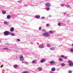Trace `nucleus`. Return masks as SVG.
<instances>
[{
    "instance_id": "obj_36",
    "label": "nucleus",
    "mask_w": 73,
    "mask_h": 73,
    "mask_svg": "<svg viewBox=\"0 0 73 73\" xmlns=\"http://www.w3.org/2000/svg\"><path fill=\"white\" fill-rule=\"evenodd\" d=\"M70 7V6L69 5H67V8H69V7Z\"/></svg>"
},
{
    "instance_id": "obj_17",
    "label": "nucleus",
    "mask_w": 73,
    "mask_h": 73,
    "mask_svg": "<svg viewBox=\"0 0 73 73\" xmlns=\"http://www.w3.org/2000/svg\"><path fill=\"white\" fill-rule=\"evenodd\" d=\"M65 65V64L64 63H62L61 64V66H64Z\"/></svg>"
},
{
    "instance_id": "obj_16",
    "label": "nucleus",
    "mask_w": 73,
    "mask_h": 73,
    "mask_svg": "<svg viewBox=\"0 0 73 73\" xmlns=\"http://www.w3.org/2000/svg\"><path fill=\"white\" fill-rule=\"evenodd\" d=\"M54 47H52L50 48V49L52 50H54Z\"/></svg>"
},
{
    "instance_id": "obj_10",
    "label": "nucleus",
    "mask_w": 73,
    "mask_h": 73,
    "mask_svg": "<svg viewBox=\"0 0 73 73\" xmlns=\"http://www.w3.org/2000/svg\"><path fill=\"white\" fill-rule=\"evenodd\" d=\"M10 31H11V32H13V31H14V28H11L10 29Z\"/></svg>"
},
{
    "instance_id": "obj_35",
    "label": "nucleus",
    "mask_w": 73,
    "mask_h": 73,
    "mask_svg": "<svg viewBox=\"0 0 73 73\" xmlns=\"http://www.w3.org/2000/svg\"><path fill=\"white\" fill-rule=\"evenodd\" d=\"M61 7H63L64 6V5L63 4H62L61 5Z\"/></svg>"
},
{
    "instance_id": "obj_4",
    "label": "nucleus",
    "mask_w": 73,
    "mask_h": 73,
    "mask_svg": "<svg viewBox=\"0 0 73 73\" xmlns=\"http://www.w3.org/2000/svg\"><path fill=\"white\" fill-rule=\"evenodd\" d=\"M20 60L21 61H23L24 60V58H23V56L21 55L20 57Z\"/></svg>"
},
{
    "instance_id": "obj_24",
    "label": "nucleus",
    "mask_w": 73,
    "mask_h": 73,
    "mask_svg": "<svg viewBox=\"0 0 73 73\" xmlns=\"http://www.w3.org/2000/svg\"><path fill=\"white\" fill-rule=\"evenodd\" d=\"M49 9H50L49 8V7L47 8L46 9L47 11H49Z\"/></svg>"
},
{
    "instance_id": "obj_8",
    "label": "nucleus",
    "mask_w": 73,
    "mask_h": 73,
    "mask_svg": "<svg viewBox=\"0 0 73 73\" xmlns=\"http://www.w3.org/2000/svg\"><path fill=\"white\" fill-rule=\"evenodd\" d=\"M35 17L36 19H39L40 18V16L38 15H35Z\"/></svg>"
},
{
    "instance_id": "obj_31",
    "label": "nucleus",
    "mask_w": 73,
    "mask_h": 73,
    "mask_svg": "<svg viewBox=\"0 0 73 73\" xmlns=\"http://www.w3.org/2000/svg\"><path fill=\"white\" fill-rule=\"evenodd\" d=\"M17 41H20V39H17Z\"/></svg>"
},
{
    "instance_id": "obj_34",
    "label": "nucleus",
    "mask_w": 73,
    "mask_h": 73,
    "mask_svg": "<svg viewBox=\"0 0 73 73\" xmlns=\"http://www.w3.org/2000/svg\"><path fill=\"white\" fill-rule=\"evenodd\" d=\"M47 46H48V47H50V45L48 44L47 45Z\"/></svg>"
},
{
    "instance_id": "obj_2",
    "label": "nucleus",
    "mask_w": 73,
    "mask_h": 73,
    "mask_svg": "<svg viewBox=\"0 0 73 73\" xmlns=\"http://www.w3.org/2000/svg\"><path fill=\"white\" fill-rule=\"evenodd\" d=\"M67 62L68 64H69V66H73V63H72V61L69 60Z\"/></svg>"
},
{
    "instance_id": "obj_33",
    "label": "nucleus",
    "mask_w": 73,
    "mask_h": 73,
    "mask_svg": "<svg viewBox=\"0 0 73 73\" xmlns=\"http://www.w3.org/2000/svg\"><path fill=\"white\" fill-rule=\"evenodd\" d=\"M61 57L62 58H63L64 57V55H61Z\"/></svg>"
},
{
    "instance_id": "obj_15",
    "label": "nucleus",
    "mask_w": 73,
    "mask_h": 73,
    "mask_svg": "<svg viewBox=\"0 0 73 73\" xmlns=\"http://www.w3.org/2000/svg\"><path fill=\"white\" fill-rule=\"evenodd\" d=\"M52 32H53V31H49V33H50V34H52Z\"/></svg>"
},
{
    "instance_id": "obj_3",
    "label": "nucleus",
    "mask_w": 73,
    "mask_h": 73,
    "mask_svg": "<svg viewBox=\"0 0 73 73\" xmlns=\"http://www.w3.org/2000/svg\"><path fill=\"white\" fill-rule=\"evenodd\" d=\"M43 35L44 36H46V37H49L50 35L49 34V33L47 32L44 33L43 34Z\"/></svg>"
},
{
    "instance_id": "obj_23",
    "label": "nucleus",
    "mask_w": 73,
    "mask_h": 73,
    "mask_svg": "<svg viewBox=\"0 0 73 73\" xmlns=\"http://www.w3.org/2000/svg\"><path fill=\"white\" fill-rule=\"evenodd\" d=\"M64 59H67V58H68V57L64 56Z\"/></svg>"
},
{
    "instance_id": "obj_29",
    "label": "nucleus",
    "mask_w": 73,
    "mask_h": 73,
    "mask_svg": "<svg viewBox=\"0 0 73 73\" xmlns=\"http://www.w3.org/2000/svg\"><path fill=\"white\" fill-rule=\"evenodd\" d=\"M4 24H7V23H7V22H6V21H5L4 22Z\"/></svg>"
},
{
    "instance_id": "obj_5",
    "label": "nucleus",
    "mask_w": 73,
    "mask_h": 73,
    "mask_svg": "<svg viewBox=\"0 0 73 73\" xmlns=\"http://www.w3.org/2000/svg\"><path fill=\"white\" fill-rule=\"evenodd\" d=\"M45 61V59H42L40 60V62L41 63H43V62H44Z\"/></svg>"
},
{
    "instance_id": "obj_37",
    "label": "nucleus",
    "mask_w": 73,
    "mask_h": 73,
    "mask_svg": "<svg viewBox=\"0 0 73 73\" xmlns=\"http://www.w3.org/2000/svg\"><path fill=\"white\" fill-rule=\"evenodd\" d=\"M21 1L20 0V1H18L19 3H21Z\"/></svg>"
},
{
    "instance_id": "obj_22",
    "label": "nucleus",
    "mask_w": 73,
    "mask_h": 73,
    "mask_svg": "<svg viewBox=\"0 0 73 73\" xmlns=\"http://www.w3.org/2000/svg\"><path fill=\"white\" fill-rule=\"evenodd\" d=\"M61 24V23H58V26H60Z\"/></svg>"
},
{
    "instance_id": "obj_18",
    "label": "nucleus",
    "mask_w": 73,
    "mask_h": 73,
    "mask_svg": "<svg viewBox=\"0 0 73 73\" xmlns=\"http://www.w3.org/2000/svg\"><path fill=\"white\" fill-rule=\"evenodd\" d=\"M17 67V64H15L14 65V67L15 68H16Z\"/></svg>"
},
{
    "instance_id": "obj_14",
    "label": "nucleus",
    "mask_w": 73,
    "mask_h": 73,
    "mask_svg": "<svg viewBox=\"0 0 73 73\" xmlns=\"http://www.w3.org/2000/svg\"><path fill=\"white\" fill-rule=\"evenodd\" d=\"M7 18L8 19H9L11 18V16L9 15H8L7 16Z\"/></svg>"
},
{
    "instance_id": "obj_39",
    "label": "nucleus",
    "mask_w": 73,
    "mask_h": 73,
    "mask_svg": "<svg viewBox=\"0 0 73 73\" xmlns=\"http://www.w3.org/2000/svg\"><path fill=\"white\" fill-rule=\"evenodd\" d=\"M3 65H2L1 66V68H3Z\"/></svg>"
},
{
    "instance_id": "obj_12",
    "label": "nucleus",
    "mask_w": 73,
    "mask_h": 73,
    "mask_svg": "<svg viewBox=\"0 0 73 73\" xmlns=\"http://www.w3.org/2000/svg\"><path fill=\"white\" fill-rule=\"evenodd\" d=\"M2 13L3 15H5L6 13V11H2Z\"/></svg>"
},
{
    "instance_id": "obj_42",
    "label": "nucleus",
    "mask_w": 73,
    "mask_h": 73,
    "mask_svg": "<svg viewBox=\"0 0 73 73\" xmlns=\"http://www.w3.org/2000/svg\"><path fill=\"white\" fill-rule=\"evenodd\" d=\"M51 73H53V72H52Z\"/></svg>"
},
{
    "instance_id": "obj_21",
    "label": "nucleus",
    "mask_w": 73,
    "mask_h": 73,
    "mask_svg": "<svg viewBox=\"0 0 73 73\" xmlns=\"http://www.w3.org/2000/svg\"><path fill=\"white\" fill-rule=\"evenodd\" d=\"M36 62L35 60H33L32 62V63H33V64L36 63Z\"/></svg>"
},
{
    "instance_id": "obj_7",
    "label": "nucleus",
    "mask_w": 73,
    "mask_h": 73,
    "mask_svg": "<svg viewBox=\"0 0 73 73\" xmlns=\"http://www.w3.org/2000/svg\"><path fill=\"white\" fill-rule=\"evenodd\" d=\"M50 63L51 64H52L53 65V64H56V62H55V61H51L50 62Z\"/></svg>"
},
{
    "instance_id": "obj_20",
    "label": "nucleus",
    "mask_w": 73,
    "mask_h": 73,
    "mask_svg": "<svg viewBox=\"0 0 73 73\" xmlns=\"http://www.w3.org/2000/svg\"><path fill=\"white\" fill-rule=\"evenodd\" d=\"M59 61H62V58H59Z\"/></svg>"
},
{
    "instance_id": "obj_11",
    "label": "nucleus",
    "mask_w": 73,
    "mask_h": 73,
    "mask_svg": "<svg viewBox=\"0 0 73 73\" xmlns=\"http://www.w3.org/2000/svg\"><path fill=\"white\" fill-rule=\"evenodd\" d=\"M39 46L40 48H43V46H44V45L43 44H41L40 45H39Z\"/></svg>"
},
{
    "instance_id": "obj_28",
    "label": "nucleus",
    "mask_w": 73,
    "mask_h": 73,
    "mask_svg": "<svg viewBox=\"0 0 73 73\" xmlns=\"http://www.w3.org/2000/svg\"><path fill=\"white\" fill-rule=\"evenodd\" d=\"M41 19H45V17H41Z\"/></svg>"
},
{
    "instance_id": "obj_13",
    "label": "nucleus",
    "mask_w": 73,
    "mask_h": 73,
    "mask_svg": "<svg viewBox=\"0 0 73 73\" xmlns=\"http://www.w3.org/2000/svg\"><path fill=\"white\" fill-rule=\"evenodd\" d=\"M38 70H39V71H41V70H42V68H41L40 67L38 68Z\"/></svg>"
},
{
    "instance_id": "obj_1",
    "label": "nucleus",
    "mask_w": 73,
    "mask_h": 73,
    "mask_svg": "<svg viewBox=\"0 0 73 73\" xmlns=\"http://www.w3.org/2000/svg\"><path fill=\"white\" fill-rule=\"evenodd\" d=\"M3 34L4 35H5V36H8V35H10V32L6 31L4 32Z\"/></svg>"
},
{
    "instance_id": "obj_19",
    "label": "nucleus",
    "mask_w": 73,
    "mask_h": 73,
    "mask_svg": "<svg viewBox=\"0 0 73 73\" xmlns=\"http://www.w3.org/2000/svg\"><path fill=\"white\" fill-rule=\"evenodd\" d=\"M3 49L5 50H8L9 49V48H4Z\"/></svg>"
},
{
    "instance_id": "obj_9",
    "label": "nucleus",
    "mask_w": 73,
    "mask_h": 73,
    "mask_svg": "<svg viewBox=\"0 0 73 73\" xmlns=\"http://www.w3.org/2000/svg\"><path fill=\"white\" fill-rule=\"evenodd\" d=\"M56 70V68L54 67L52 68H51V70L52 71H55Z\"/></svg>"
},
{
    "instance_id": "obj_26",
    "label": "nucleus",
    "mask_w": 73,
    "mask_h": 73,
    "mask_svg": "<svg viewBox=\"0 0 73 73\" xmlns=\"http://www.w3.org/2000/svg\"><path fill=\"white\" fill-rule=\"evenodd\" d=\"M11 36H15V34L14 33L11 34Z\"/></svg>"
},
{
    "instance_id": "obj_25",
    "label": "nucleus",
    "mask_w": 73,
    "mask_h": 73,
    "mask_svg": "<svg viewBox=\"0 0 73 73\" xmlns=\"http://www.w3.org/2000/svg\"><path fill=\"white\" fill-rule=\"evenodd\" d=\"M49 24L48 23L46 25V27H49Z\"/></svg>"
},
{
    "instance_id": "obj_6",
    "label": "nucleus",
    "mask_w": 73,
    "mask_h": 73,
    "mask_svg": "<svg viewBox=\"0 0 73 73\" xmlns=\"http://www.w3.org/2000/svg\"><path fill=\"white\" fill-rule=\"evenodd\" d=\"M50 3H47L45 4V6L47 7H50Z\"/></svg>"
},
{
    "instance_id": "obj_41",
    "label": "nucleus",
    "mask_w": 73,
    "mask_h": 73,
    "mask_svg": "<svg viewBox=\"0 0 73 73\" xmlns=\"http://www.w3.org/2000/svg\"><path fill=\"white\" fill-rule=\"evenodd\" d=\"M22 63H25V62H24V61H22Z\"/></svg>"
},
{
    "instance_id": "obj_27",
    "label": "nucleus",
    "mask_w": 73,
    "mask_h": 73,
    "mask_svg": "<svg viewBox=\"0 0 73 73\" xmlns=\"http://www.w3.org/2000/svg\"><path fill=\"white\" fill-rule=\"evenodd\" d=\"M68 73H72V71L70 70L68 71Z\"/></svg>"
},
{
    "instance_id": "obj_30",
    "label": "nucleus",
    "mask_w": 73,
    "mask_h": 73,
    "mask_svg": "<svg viewBox=\"0 0 73 73\" xmlns=\"http://www.w3.org/2000/svg\"><path fill=\"white\" fill-rule=\"evenodd\" d=\"M70 51H71V52H73V49H71L70 50Z\"/></svg>"
},
{
    "instance_id": "obj_38",
    "label": "nucleus",
    "mask_w": 73,
    "mask_h": 73,
    "mask_svg": "<svg viewBox=\"0 0 73 73\" xmlns=\"http://www.w3.org/2000/svg\"><path fill=\"white\" fill-rule=\"evenodd\" d=\"M42 31H43V32H45V30L43 29L42 30Z\"/></svg>"
},
{
    "instance_id": "obj_40",
    "label": "nucleus",
    "mask_w": 73,
    "mask_h": 73,
    "mask_svg": "<svg viewBox=\"0 0 73 73\" xmlns=\"http://www.w3.org/2000/svg\"><path fill=\"white\" fill-rule=\"evenodd\" d=\"M28 72H23L22 73H28Z\"/></svg>"
},
{
    "instance_id": "obj_32",
    "label": "nucleus",
    "mask_w": 73,
    "mask_h": 73,
    "mask_svg": "<svg viewBox=\"0 0 73 73\" xmlns=\"http://www.w3.org/2000/svg\"><path fill=\"white\" fill-rule=\"evenodd\" d=\"M39 30H41V27H40L39 28Z\"/></svg>"
}]
</instances>
